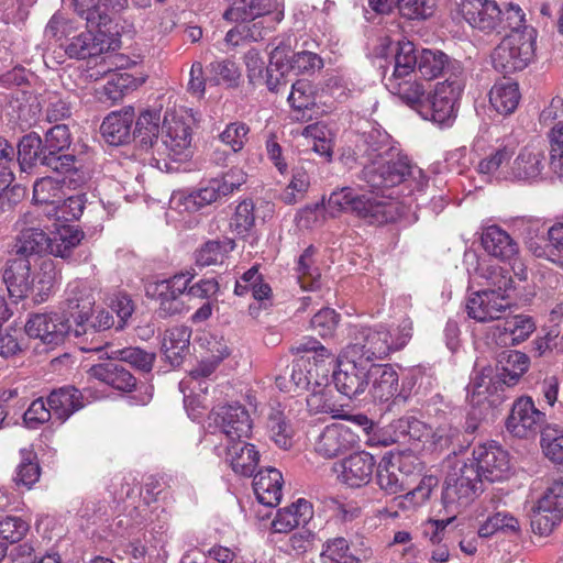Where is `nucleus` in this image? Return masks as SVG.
Returning <instances> with one entry per match:
<instances>
[{"label": "nucleus", "mask_w": 563, "mask_h": 563, "mask_svg": "<svg viewBox=\"0 0 563 563\" xmlns=\"http://www.w3.org/2000/svg\"><path fill=\"white\" fill-rule=\"evenodd\" d=\"M360 151L364 152L368 163L362 172V179L374 191L389 190L412 174L408 158L391 144L389 134L382 128H372L361 137Z\"/></svg>", "instance_id": "f257e3e1"}, {"label": "nucleus", "mask_w": 563, "mask_h": 563, "mask_svg": "<svg viewBox=\"0 0 563 563\" xmlns=\"http://www.w3.org/2000/svg\"><path fill=\"white\" fill-rule=\"evenodd\" d=\"M128 0H74L76 12L91 29L74 35L66 46V53L74 58H95L115 49L118 32H111L112 14L128 8Z\"/></svg>", "instance_id": "f03ea898"}, {"label": "nucleus", "mask_w": 563, "mask_h": 563, "mask_svg": "<svg viewBox=\"0 0 563 563\" xmlns=\"http://www.w3.org/2000/svg\"><path fill=\"white\" fill-rule=\"evenodd\" d=\"M412 335V323L404 320L394 331L383 324L375 327L353 325L350 343L344 349L351 358L366 364L383 361L404 349Z\"/></svg>", "instance_id": "7ed1b4c3"}, {"label": "nucleus", "mask_w": 563, "mask_h": 563, "mask_svg": "<svg viewBox=\"0 0 563 563\" xmlns=\"http://www.w3.org/2000/svg\"><path fill=\"white\" fill-rule=\"evenodd\" d=\"M475 274L485 279L486 289L472 292L466 299L467 316L477 322L499 319L509 307L508 292L512 289V278L505 268L487 261H477Z\"/></svg>", "instance_id": "20e7f679"}, {"label": "nucleus", "mask_w": 563, "mask_h": 563, "mask_svg": "<svg viewBox=\"0 0 563 563\" xmlns=\"http://www.w3.org/2000/svg\"><path fill=\"white\" fill-rule=\"evenodd\" d=\"M190 272L176 274L169 279L148 283L146 295L158 302V313L163 317L179 314L187 310L181 296L188 289V296L208 299L217 295L219 284L216 279H202L188 288L194 278Z\"/></svg>", "instance_id": "39448f33"}, {"label": "nucleus", "mask_w": 563, "mask_h": 563, "mask_svg": "<svg viewBox=\"0 0 563 563\" xmlns=\"http://www.w3.org/2000/svg\"><path fill=\"white\" fill-rule=\"evenodd\" d=\"M378 199L374 196L357 195L350 187L333 191L327 203L331 214L341 211H352L371 224H384L395 221L401 214L400 203L393 197V192Z\"/></svg>", "instance_id": "423d86ee"}, {"label": "nucleus", "mask_w": 563, "mask_h": 563, "mask_svg": "<svg viewBox=\"0 0 563 563\" xmlns=\"http://www.w3.org/2000/svg\"><path fill=\"white\" fill-rule=\"evenodd\" d=\"M418 57L419 51L416 49L412 42H399L393 70L389 75L384 76L387 90L407 104L417 103L426 93L423 84L417 80Z\"/></svg>", "instance_id": "0eeeda50"}, {"label": "nucleus", "mask_w": 563, "mask_h": 563, "mask_svg": "<svg viewBox=\"0 0 563 563\" xmlns=\"http://www.w3.org/2000/svg\"><path fill=\"white\" fill-rule=\"evenodd\" d=\"M52 263H44L42 272H31V261L23 257H14L9 261L3 273V280L8 292L15 300L24 299L30 294L34 295L37 302L44 301L53 287V275L46 272Z\"/></svg>", "instance_id": "6e6552de"}, {"label": "nucleus", "mask_w": 563, "mask_h": 563, "mask_svg": "<svg viewBox=\"0 0 563 563\" xmlns=\"http://www.w3.org/2000/svg\"><path fill=\"white\" fill-rule=\"evenodd\" d=\"M246 174L238 167L231 168L221 177L210 179L203 187L189 194L178 191L170 197V208L178 212H195L229 195L246 181Z\"/></svg>", "instance_id": "1a4fd4ad"}, {"label": "nucleus", "mask_w": 563, "mask_h": 563, "mask_svg": "<svg viewBox=\"0 0 563 563\" xmlns=\"http://www.w3.org/2000/svg\"><path fill=\"white\" fill-rule=\"evenodd\" d=\"M537 31L529 25L514 29L492 54L496 70L511 74L525 69L534 58Z\"/></svg>", "instance_id": "9d476101"}, {"label": "nucleus", "mask_w": 563, "mask_h": 563, "mask_svg": "<svg viewBox=\"0 0 563 563\" xmlns=\"http://www.w3.org/2000/svg\"><path fill=\"white\" fill-rule=\"evenodd\" d=\"M463 81L459 78H449L438 82L431 93L423 95L415 104H408L423 119L439 125H451L456 118L457 101L463 91Z\"/></svg>", "instance_id": "9b49d317"}, {"label": "nucleus", "mask_w": 563, "mask_h": 563, "mask_svg": "<svg viewBox=\"0 0 563 563\" xmlns=\"http://www.w3.org/2000/svg\"><path fill=\"white\" fill-rule=\"evenodd\" d=\"M482 477L473 463H457L448 473L442 501L448 512H457L466 506L481 488Z\"/></svg>", "instance_id": "f8f14e48"}, {"label": "nucleus", "mask_w": 563, "mask_h": 563, "mask_svg": "<svg viewBox=\"0 0 563 563\" xmlns=\"http://www.w3.org/2000/svg\"><path fill=\"white\" fill-rule=\"evenodd\" d=\"M472 463L482 479L501 482L507 479L512 471L509 453L497 442L478 444L473 449Z\"/></svg>", "instance_id": "ddd939ff"}, {"label": "nucleus", "mask_w": 563, "mask_h": 563, "mask_svg": "<svg viewBox=\"0 0 563 563\" xmlns=\"http://www.w3.org/2000/svg\"><path fill=\"white\" fill-rule=\"evenodd\" d=\"M96 295L93 289L84 282L74 280L65 290L64 313L74 319L73 334L81 338L87 333V321L91 317Z\"/></svg>", "instance_id": "4468645a"}, {"label": "nucleus", "mask_w": 563, "mask_h": 563, "mask_svg": "<svg viewBox=\"0 0 563 563\" xmlns=\"http://www.w3.org/2000/svg\"><path fill=\"white\" fill-rule=\"evenodd\" d=\"M563 520V483H553L539 498L533 509L531 528L536 534L547 537Z\"/></svg>", "instance_id": "2eb2a0df"}, {"label": "nucleus", "mask_w": 563, "mask_h": 563, "mask_svg": "<svg viewBox=\"0 0 563 563\" xmlns=\"http://www.w3.org/2000/svg\"><path fill=\"white\" fill-rule=\"evenodd\" d=\"M371 364L351 358L343 352L338 361L336 369L332 373V379L339 393L350 399L363 395L369 385Z\"/></svg>", "instance_id": "dca6fc26"}, {"label": "nucleus", "mask_w": 563, "mask_h": 563, "mask_svg": "<svg viewBox=\"0 0 563 563\" xmlns=\"http://www.w3.org/2000/svg\"><path fill=\"white\" fill-rule=\"evenodd\" d=\"M183 109L167 111L162 126V142L175 159H186L191 154V129Z\"/></svg>", "instance_id": "f3484780"}, {"label": "nucleus", "mask_w": 563, "mask_h": 563, "mask_svg": "<svg viewBox=\"0 0 563 563\" xmlns=\"http://www.w3.org/2000/svg\"><path fill=\"white\" fill-rule=\"evenodd\" d=\"M25 332L30 338L38 339L44 344L58 345L66 335L73 333L69 318L64 312L51 311L34 313L25 323Z\"/></svg>", "instance_id": "a211bd4d"}, {"label": "nucleus", "mask_w": 563, "mask_h": 563, "mask_svg": "<svg viewBox=\"0 0 563 563\" xmlns=\"http://www.w3.org/2000/svg\"><path fill=\"white\" fill-rule=\"evenodd\" d=\"M71 143L70 132L67 125L57 124L51 128L45 134V144L41 164L57 173H69L76 170V158L70 154H63Z\"/></svg>", "instance_id": "6ab92c4d"}, {"label": "nucleus", "mask_w": 563, "mask_h": 563, "mask_svg": "<svg viewBox=\"0 0 563 563\" xmlns=\"http://www.w3.org/2000/svg\"><path fill=\"white\" fill-rule=\"evenodd\" d=\"M412 455L384 456L377 466V484L387 494H397L408 488L409 477L416 470Z\"/></svg>", "instance_id": "aec40b11"}, {"label": "nucleus", "mask_w": 563, "mask_h": 563, "mask_svg": "<svg viewBox=\"0 0 563 563\" xmlns=\"http://www.w3.org/2000/svg\"><path fill=\"white\" fill-rule=\"evenodd\" d=\"M545 422V413L538 409L529 396L518 398L506 421V428L514 437L528 439L534 437Z\"/></svg>", "instance_id": "412c9836"}, {"label": "nucleus", "mask_w": 563, "mask_h": 563, "mask_svg": "<svg viewBox=\"0 0 563 563\" xmlns=\"http://www.w3.org/2000/svg\"><path fill=\"white\" fill-rule=\"evenodd\" d=\"M482 245L492 256L511 264L514 274L520 279L527 278L525 265L517 257L519 247L517 242L501 228L490 225L482 233Z\"/></svg>", "instance_id": "4be33fe9"}, {"label": "nucleus", "mask_w": 563, "mask_h": 563, "mask_svg": "<svg viewBox=\"0 0 563 563\" xmlns=\"http://www.w3.org/2000/svg\"><path fill=\"white\" fill-rule=\"evenodd\" d=\"M15 225L20 231L14 244L15 257L30 260L32 256L48 252V236L42 230L34 212H24Z\"/></svg>", "instance_id": "5701e85b"}, {"label": "nucleus", "mask_w": 563, "mask_h": 563, "mask_svg": "<svg viewBox=\"0 0 563 563\" xmlns=\"http://www.w3.org/2000/svg\"><path fill=\"white\" fill-rule=\"evenodd\" d=\"M272 64L280 74L282 87L286 86V76L289 73L310 74L323 67L322 59L312 52L295 53L289 45L280 44L272 51Z\"/></svg>", "instance_id": "b1692460"}, {"label": "nucleus", "mask_w": 563, "mask_h": 563, "mask_svg": "<svg viewBox=\"0 0 563 563\" xmlns=\"http://www.w3.org/2000/svg\"><path fill=\"white\" fill-rule=\"evenodd\" d=\"M375 466V457L368 452L360 451L336 462L333 465V471L341 484L351 488H360L372 481Z\"/></svg>", "instance_id": "393cba45"}, {"label": "nucleus", "mask_w": 563, "mask_h": 563, "mask_svg": "<svg viewBox=\"0 0 563 563\" xmlns=\"http://www.w3.org/2000/svg\"><path fill=\"white\" fill-rule=\"evenodd\" d=\"M373 549L365 541L350 543L343 537L329 539L320 553L321 563H363L373 558Z\"/></svg>", "instance_id": "a878e982"}, {"label": "nucleus", "mask_w": 563, "mask_h": 563, "mask_svg": "<svg viewBox=\"0 0 563 563\" xmlns=\"http://www.w3.org/2000/svg\"><path fill=\"white\" fill-rule=\"evenodd\" d=\"M356 443V435L349 426L334 422L327 426L314 442V451L324 459H332L350 450Z\"/></svg>", "instance_id": "bb28decb"}, {"label": "nucleus", "mask_w": 563, "mask_h": 563, "mask_svg": "<svg viewBox=\"0 0 563 563\" xmlns=\"http://www.w3.org/2000/svg\"><path fill=\"white\" fill-rule=\"evenodd\" d=\"M214 421L228 442L244 440L251 435L253 422L249 411L241 405L221 407Z\"/></svg>", "instance_id": "cd10ccee"}, {"label": "nucleus", "mask_w": 563, "mask_h": 563, "mask_svg": "<svg viewBox=\"0 0 563 563\" xmlns=\"http://www.w3.org/2000/svg\"><path fill=\"white\" fill-rule=\"evenodd\" d=\"M459 12L474 29L489 32L496 29L501 11L493 0H461Z\"/></svg>", "instance_id": "c85d7f7f"}, {"label": "nucleus", "mask_w": 563, "mask_h": 563, "mask_svg": "<svg viewBox=\"0 0 563 563\" xmlns=\"http://www.w3.org/2000/svg\"><path fill=\"white\" fill-rule=\"evenodd\" d=\"M545 167V153L536 146L523 147L510 165L511 181H534Z\"/></svg>", "instance_id": "c756f323"}, {"label": "nucleus", "mask_w": 563, "mask_h": 563, "mask_svg": "<svg viewBox=\"0 0 563 563\" xmlns=\"http://www.w3.org/2000/svg\"><path fill=\"white\" fill-rule=\"evenodd\" d=\"M375 401H388L399 394V376L391 364H371L366 390Z\"/></svg>", "instance_id": "7c9ffc66"}, {"label": "nucleus", "mask_w": 563, "mask_h": 563, "mask_svg": "<svg viewBox=\"0 0 563 563\" xmlns=\"http://www.w3.org/2000/svg\"><path fill=\"white\" fill-rule=\"evenodd\" d=\"M515 150L511 146H500L483 157L475 170L485 183L510 180V165Z\"/></svg>", "instance_id": "2f4dec72"}, {"label": "nucleus", "mask_w": 563, "mask_h": 563, "mask_svg": "<svg viewBox=\"0 0 563 563\" xmlns=\"http://www.w3.org/2000/svg\"><path fill=\"white\" fill-rule=\"evenodd\" d=\"M244 63L249 81L252 85H266L271 91H280L282 78L280 74L276 71V66L272 64V55L267 66L262 54L252 48L245 53Z\"/></svg>", "instance_id": "473e14b6"}, {"label": "nucleus", "mask_w": 563, "mask_h": 563, "mask_svg": "<svg viewBox=\"0 0 563 563\" xmlns=\"http://www.w3.org/2000/svg\"><path fill=\"white\" fill-rule=\"evenodd\" d=\"M534 329L531 317L518 314L498 323L493 330V339L500 346L516 345L527 340Z\"/></svg>", "instance_id": "72a5a7b5"}, {"label": "nucleus", "mask_w": 563, "mask_h": 563, "mask_svg": "<svg viewBox=\"0 0 563 563\" xmlns=\"http://www.w3.org/2000/svg\"><path fill=\"white\" fill-rule=\"evenodd\" d=\"M278 8V0H235L223 16L233 22H244L274 13L275 20L280 21L283 12Z\"/></svg>", "instance_id": "f704fd0d"}, {"label": "nucleus", "mask_w": 563, "mask_h": 563, "mask_svg": "<svg viewBox=\"0 0 563 563\" xmlns=\"http://www.w3.org/2000/svg\"><path fill=\"white\" fill-rule=\"evenodd\" d=\"M134 121V109L124 108L119 112L110 113L101 124V133L111 145L128 143L132 136V124Z\"/></svg>", "instance_id": "c9c22d12"}, {"label": "nucleus", "mask_w": 563, "mask_h": 563, "mask_svg": "<svg viewBox=\"0 0 563 563\" xmlns=\"http://www.w3.org/2000/svg\"><path fill=\"white\" fill-rule=\"evenodd\" d=\"M283 475L274 468L260 471L253 479L254 494L264 506L276 507L282 499Z\"/></svg>", "instance_id": "e433bc0d"}, {"label": "nucleus", "mask_w": 563, "mask_h": 563, "mask_svg": "<svg viewBox=\"0 0 563 563\" xmlns=\"http://www.w3.org/2000/svg\"><path fill=\"white\" fill-rule=\"evenodd\" d=\"M225 460L233 472L242 476H251L257 467L260 454L253 444L244 440L227 443Z\"/></svg>", "instance_id": "4c0bfd02"}, {"label": "nucleus", "mask_w": 563, "mask_h": 563, "mask_svg": "<svg viewBox=\"0 0 563 563\" xmlns=\"http://www.w3.org/2000/svg\"><path fill=\"white\" fill-rule=\"evenodd\" d=\"M312 515L311 504L300 498L290 506L279 509L271 527L276 533H288L295 528L306 525Z\"/></svg>", "instance_id": "58836bf2"}, {"label": "nucleus", "mask_w": 563, "mask_h": 563, "mask_svg": "<svg viewBox=\"0 0 563 563\" xmlns=\"http://www.w3.org/2000/svg\"><path fill=\"white\" fill-rule=\"evenodd\" d=\"M312 377L311 357L300 356L292 362L288 377H276V385L282 391L298 393L311 385Z\"/></svg>", "instance_id": "ea45409f"}, {"label": "nucleus", "mask_w": 563, "mask_h": 563, "mask_svg": "<svg viewBox=\"0 0 563 563\" xmlns=\"http://www.w3.org/2000/svg\"><path fill=\"white\" fill-rule=\"evenodd\" d=\"M191 330L186 325H176L165 331L162 350L173 366H178L189 352Z\"/></svg>", "instance_id": "a19ab883"}, {"label": "nucleus", "mask_w": 563, "mask_h": 563, "mask_svg": "<svg viewBox=\"0 0 563 563\" xmlns=\"http://www.w3.org/2000/svg\"><path fill=\"white\" fill-rule=\"evenodd\" d=\"M89 375L122 391H131L136 384V379L129 371L111 362L93 365L89 371Z\"/></svg>", "instance_id": "79ce46f5"}, {"label": "nucleus", "mask_w": 563, "mask_h": 563, "mask_svg": "<svg viewBox=\"0 0 563 563\" xmlns=\"http://www.w3.org/2000/svg\"><path fill=\"white\" fill-rule=\"evenodd\" d=\"M80 398L81 394L78 389L67 386L51 393L47 398V406H49L53 417L64 422L82 407Z\"/></svg>", "instance_id": "37998d69"}, {"label": "nucleus", "mask_w": 563, "mask_h": 563, "mask_svg": "<svg viewBox=\"0 0 563 563\" xmlns=\"http://www.w3.org/2000/svg\"><path fill=\"white\" fill-rule=\"evenodd\" d=\"M519 100L518 85L508 79L496 82L489 91L492 107L503 115L512 113L517 109Z\"/></svg>", "instance_id": "c03bdc74"}, {"label": "nucleus", "mask_w": 563, "mask_h": 563, "mask_svg": "<svg viewBox=\"0 0 563 563\" xmlns=\"http://www.w3.org/2000/svg\"><path fill=\"white\" fill-rule=\"evenodd\" d=\"M84 239V232L76 225L62 224L56 228L52 238H48V253L62 258L69 257L75 247Z\"/></svg>", "instance_id": "a18cd8bd"}, {"label": "nucleus", "mask_w": 563, "mask_h": 563, "mask_svg": "<svg viewBox=\"0 0 563 563\" xmlns=\"http://www.w3.org/2000/svg\"><path fill=\"white\" fill-rule=\"evenodd\" d=\"M328 375L322 372L320 380L316 379L312 390L307 397V406L312 413H331L335 416L340 410L334 400L333 391L328 385Z\"/></svg>", "instance_id": "49530a36"}, {"label": "nucleus", "mask_w": 563, "mask_h": 563, "mask_svg": "<svg viewBox=\"0 0 563 563\" xmlns=\"http://www.w3.org/2000/svg\"><path fill=\"white\" fill-rule=\"evenodd\" d=\"M499 377L504 384L512 386L529 368V357L519 351H505L498 361Z\"/></svg>", "instance_id": "de8ad7c7"}, {"label": "nucleus", "mask_w": 563, "mask_h": 563, "mask_svg": "<svg viewBox=\"0 0 563 563\" xmlns=\"http://www.w3.org/2000/svg\"><path fill=\"white\" fill-rule=\"evenodd\" d=\"M235 242L233 239L210 240L201 245L195 254L196 264L201 267L222 263L228 253L233 251Z\"/></svg>", "instance_id": "09e8293b"}, {"label": "nucleus", "mask_w": 563, "mask_h": 563, "mask_svg": "<svg viewBox=\"0 0 563 563\" xmlns=\"http://www.w3.org/2000/svg\"><path fill=\"white\" fill-rule=\"evenodd\" d=\"M505 534H519L521 526L519 520L508 511H498L489 516L478 528V536L482 538L492 537L496 532Z\"/></svg>", "instance_id": "8fccbe9b"}, {"label": "nucleus", "mask_w": 563, "mask_h": 563, "mask_svg": "<svg viewBox=\"0 0 563 563\" xmlns=\"http://www.w3.org/2000/svg\"><path fill=\"white\" fill-rule=\"evenodd\" d=\"M64 197L62 181L58 179L43 177L33 186V200L36 205L45 206V212L59 203Z\"/></svg>", "instance_id": "3c124183"}, {"label": "nucleus", "mask_w": 563, "mask_h": 563, "mask_svg": "<svg viewBox=\"0 0 563 563\" xmlns=\"http://www.w3.org/2000/svg\"><path fill=\"white\" fill-rule=\"evenodd\" d=\"M541 448L553 463H563V427L549 423L541 430Z\"/></svg>", "instance_id": "603ef678"}, {"label": "nucleus", "mask_w": 563, "mask_h": 563, "mask_svg": "<svg viewBox=\"0 0 563 563\" xmlns=\"http://www.w3.org/2000/svg\"><path fill=\"white\" fill-rule=\"evenodd\" d=\"M449 57L441 51L421 49L419 51L417 73L427 80L440 76L448 66Z\"/></svg>", "instance_id": "864d4df0"}, {"label": "nucleus", "mask_w": 563, "mask_h": 563, "mask_svg": "<svg viewBox=\"0 0 563 563\" xmlns=\"http://www.w3.org/2000/svg\"><path fill=\"white\" fill-rule=\"evenodd\" d=\"M218 365L219 364L214 361L205 357L194 369L190 371L189 377L179 383V389L184 394L185 404L188 402L191 394L195 393L197 387H199L203 393L207 391L208 387H202L201 379L209 377Z\"/></svg>", "instance_id": "5fc2aeb1"}, {"label": "nucleus", "mask_w": 563, "mask_h": 563, "mask_svg": "<svg viewBox=\"0 0 563 563\" xmlns=\"http://www.w3.org/2000/svg\"><path fill=\"white\" fill-rule=\"evenodd\" d=\"M136 87L135 79L128 73H113L99 92L102 101H119L129 90Z\"/></svg>", "instance_id": "6e6d98bb"}, {"label": "nucleus", "mask_w": 563, "mask_h": 563, "mask_svg": "<svg viewBox=\"0 0 563 563\" xmlns=\"http://www.w3.org/2000/svg\"><path fill=\"white\" fill-rule=\"evenodd\" d=\"M114 324L112 314L109 311L100 310L96 316L93 322L87 324V333L85 335H92L91 341L87 342L86 339L78 342L79 347L84 352H101L103 349V341L97 335V331L110 329Z\"/></svg>", "instance_id": "4d7b16f0"}, {"label": "nucleus", "mask_w": 563, "mask_h": 563, "mask_svg": "<svg viewBox=\"0 0 563 563\" xmlns=\"http://www.w3.org/2000/svg\"><path fill=\"white\" fill-rule=\"evenodd\" d=\"M254 202L250 199L242 200L230 219V230L238 236H245L255 224Z\"/></svg>", "instance_id": "13d9d810"}, {"label": "nucleus", "mask_w": 563, "mask_h": 563, "mask_svg": "<svg viewBox=\"0 0 563 563\" xmlns=\"http://www.w3.org/2000/svg\"><path fill=\"white\" fill-rule=\"evenodd\" d=\"M21 462L16 467L14 482L16 485H22L31 488L40 478V465L36 461V455L29 449L20 450Z\"/></svg>", "instance_id": "bf43d9fd"}, {"label": "nucleus", "mask_w": 563, "mask_h": 563, "mask_svg": "<svg viewBox=\"0 0 563 563\" xmlns=\"http://www.w3.org/2000/svg\"><path fill=\"white\" fill-rule=\"evenodd\" d=\"M267 429L271 439L283 449L291 446L292 428L286 421L284 413L279 410L272 409L267 418Z\"/></svg>", "instance_id": "052dcab7"}, {"label": "nucleus", "mask_w": 563, "mask_h": 563, "mask_svg": "<svg viewBox=\"0 0 563 563\" xmlns=\"http://www.w3.org/2000/svg\"><path fill=\"white\" fill-rule=\"evenodd\" d=\"M42 155V140L37 134L31 133L21 139L18 145V159L23 170L32 167L36 162L41 163Z\"/></svg>", "instance_id": "680f3d73"}, {"label": "nucleus", "mask_w": 563, "mask_h": 563, "mask_svg": "<svg viewBox=\"0 0 563 563\" xmlns=\"http://www.w3.org/2000/svg\"><path fill=\"white\" fill-rule=\"evenodd\" d=\"M312 255L313 249L310 246L297 262V278L303 290H313L319 286L320 273L317 267H313Z\"/></svg>", "instance_id": "e2e57ef3"}, {"label": "nucleus", "mask_w": 563, "mask_h": 563, "mask_svg": "<svg viewBox=\"0 0 563 563\" xmlns=\"http://www.w3.org/2000/svg\"><path fill=\"white\" fill-rule=\"evenodd\" d=\"M291 350L296 353H313L311 363L316 367V375H319V371L328 373L329 369H324L322 363H324L325 360H330V363H332L334 360L333 354L313 338H303L300 342H297Z\"/></svg>", "instance_id": "0e129e2a"}, {"label": "nucleus", "mask_w": 563, "mask_h": 563, "mask_svg": "<svg viewBox=\"0 0 563 563\" xmlns=\"http://www.w3.org/2000/svg\"><path fill=\"white\" fill-rule=\"evenodd\" d=\"M85 208V201L81 196H70L62 199L59 203L46 210L48 218H54L58 221H73L79 219Z\"/></svg>", "instance_id": "69168bd1"}, {"label": "nucleus", "mask_w": 563, "mask_h": 563, "mask_svg": "<svg viewBox=\"0 0 563 563\" xmlns=\"http://www.w3.org/2000/svg\"><path fill=\"white\" fill-rule=\"evenodd\" d=\"M288 102L296 111L309 109L314 106V92L307 80H297L291 85Z\"/></svg>", "instance_id": "338daca9"}, {"label": "nucleus", "mask_w": 563, "mask_h": 563, "mask_svg": "<svg viewBox=\"0 0 563 563\" xmlns=\"http://www.w3.org/2000/svg\"><path fill=\"white\" fill-rule=\"evenodd\" d=\"M30 529L29 523L20 517H0V539L15 543L21 541Z\"/></svg>", "instance_id": "774afa93"}]
</instances>
